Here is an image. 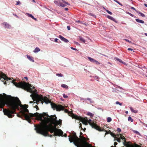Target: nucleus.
<instances>
[{"mask_svg":"<svg viewBox=\"0 0 147 147\" xmlns=\"http://www.w3.org/2000/svg\"><path fill=\"white\" fill-rule=\"evenodd\" d=\"M40 49L38 47H36L33 51L34 53H36L40 51Z\"/></svg>","mask_w":147,"mask_h":147,"instance_id":"obj_22","label":"nucleus"},{"mask_svg":"<svg viewBox=\"0 0 147 147\" xmlns=\"http://www.w3.org/2000/svg\"><path fill=\"white\" fill-rule=\"evenodd\" d=\"M20 3V2L19 1H18L17 2V3L16 4V5H19Z\"/></svg>","mask_w":147,"mask_h":147,"instance_id":"obj_52","label":"nucleus"},{"mask_svg":"<svg viewBox=\"0 0 147 147\" xmlns=\"http://www.w3.org/2000/svg\"><path fill=\"white\" fill-rule=\"evenodd\" d=\"M20 112L25 119L30 123L31 122V118L34 117H36L37 120L41 121L40 125H34L35 130L37 133L40 134L45 135L47 133L44 131L46 127H52L51 124H50V125H47V123L50 122L54 123L56 119V117L54 116H49L47 113L43 112L42 114L37 112L34 114L29 113V110L27 109H22Z\"/></svg>","mask_w":147,"mask_h":147,"instance_id":"obj_1","label":"nucleus"},{"mask_svg":"<svg viewBox=\"0 0 147 147\" xmlns=\"http://www.w3.org/2000/svg\"><path fill=\"white\" fill-rule=\"evenodd\" d=\"M56 75L58 76L62 77L63 76V74H57Z\"/></svg>","mask_w":147,"mask_h":147,"instance_id":"obj_32","label":"nucleus"},{"mask_svg":"<svg viewBox=\"0 0 147 147\" xmlns=\"http://www.w3.org/2000/svg\"><path fill=\"white\" fill-rule=\"evenodd\" d=\"M80 40L82 42L84 43L86 41L82 37H79Z\"/></svg>","mask_w":147,"mask_h":147,"instance_id":"obj_26","label":"nucleus"},{"mask_svg":"<svg viewBox=\"0 0 147 147\" xmlns=\"http://www.w3.org/2000/svg\"><path fill=\"white\" fill-rule=\"evenodd\" d=\"M51 116H54L56 117V120L54 122V123H52L51 122L48 123L47 125H50V124H51L52 126V127L50 126L49 128L46 127L44 131H46L47 133L45 135L41 134L45 136H48L51 137L53 136H64L66 137L67 136L66 134H65L63 135V131L61 129H58L56 128L57 126L59 125H62V120L59 119V121L57 120V117L55 115H51Z\"/></svg>","mask_w":147,"mask_h":147,"instance_id":"obj_3","label":"nucleus"},{"mask_svg":"<svg viewBox=\"0 0 147 147\" xmlns=\"http://www.w3.org/2000/svg\"><path fill=\"white\" fill-rule=\"evenodd\" d=\"M117 143L116 142H114V145L115 146H116V145H117Z\"/></svg>","mask_w":147,"mask_h":147,"instance_id":"obj_47","label":"nucleus"},{"mask_svg":"<svg viewBox=\"0 0 147 147\" xmlns=\"http://www.w3.org/2000/svg\"><path fill=\"white\" fill-rule=\"evenodd\" d=\"M130 16H131L132 17H133L134 16V15L128 12L127 13Z\"/></svg>","mask_w":147,"mask_h":147,"instance_id":"obj_44","label":"nucleus"},{"mask_svg":"<svg viewBox=\"0 0 147 147\" xmlns=\"http://www.w3.org/2000/svg\"><path fill=\"white\" fill-rule=\"evenodd\" d=\"M29 102L30 103H33V102L32 101H30Z\"/></svg>","mask_w":147,"mask_h":147,"instance_id":"obj_59","label":"nucleus"},{"mask_svg":"<svg viewBox=\"0 0 147 147\" xmlns=\"http://www.w3.org/2000/svg\"><path fill=\"white\" fill-rule=\"evenodd\" d=\"M10 78H8L7 76L1 72H0V80L3 81V80L8 81L10 80Z\"/></svg>","mask_w":147,"mask_h":147,"instance_id":"obj_9","label":"nucleus"},{"mask_svg":"<svg viewBox=\"0 0 147 147\" xmlns=\"http://www.w3.org/2000/svg\"><path fill=\"white\" fill-rule=\"evenodd\" d=\"M82 133L80 132V138L77 136L76 134L74 131L71 133V135L69 136V140L70 142L73 143L77 147H95L92 146L87 141L86 138L81 136Z\"/></svg>","mask_w":147,"mask_h":147,"instance_id":"obj_4","label":"nucleus"},{"mask_svg":"<svg viewBox=\"0 0 147 147\" xmlns=\"http://www.w3.org/2000/svg\"><path fill=\"white\" fill-rule=\"evenodd\" d=\"M116 59L119 62L122 63L123 64H125V62H123L121 59H119L117 58Z\"/></svg>","mask_w":147,"mask_h":147,"instance_id":"obj_23","label":"nucleus"},{"mask_svg":"<svg viewBox=\"0 0 147 147\" xmlns=\"http://www.w3.org/2000/svg\"><path fill=\"white\" fill-rule=\"evenodd\" d=\"M65 11H67V10H68V8H65Z\"/></svg>","mask_w":147,"mask_h":147,"instance_id":"obj_57","label":"nucleus"},{"mask_svg":"<svg viewBox=\"0 0 147 147\" xmlns=\"http://www.w3.org/2000/svg\"><path fill=\"white\" fill-rule=\"evenodd\" d=\"M84 131H85V130H86V128H84V129H83Z\"/></svg>","mask_w":147,"mask_h":147,"instance_id":"obj_60","label":"nucleus"},{"mask_svg":"<svg viewBox=\"0 0 147 147\" xmlns=\"http://www.w3.org/2000/svg\"><path fill=\"white\" fill-rule=\"evenodd\" d=\"M71 49H73V50H77V49H76V48H73V47H71Z\"/></svg>","mask_w":147,"mask_h":147,"instance_id":"obj_46","label":"nucleus"},{"mask_svg":"<svg viewBox=\"0 0 147 147\" xmlns=\"http://www.w3.org/2000/svg\"><path fill=\"white\" fill-rule=\"evenodd\" d=\"M80 121L82 122V123L83 124H84L86 125H87V124H88L87 122H88L87 121V120H86V119H83L82 118V120H81Z\"/></svg>","mask_w":147,"mask_h":147,"instance_id":"obj_17","label":"nucleus"},{"mask_svg":"<svg viewBox=\"0 0 147 147\" xmlns=\"http://www.w3.org/2000/svg\"><path fill=\"white\" fill-rule=\"evenodd\" d=\"M65 111L66 113H67L68 112V110L66 109L65 110Z\"/></svg>","mask_w":147,"mask_h":147,"instance_id":"obj_53","label":"nucleus"},{"mask_svg":"<svg viewBox=\"0 0 147 147\" xmlns=\"http://www.w3.org/2000/svg\"><path fill=\"white\" fill-rule=\"evenodd\" d=\"M63 97L65 98H66L68 97V96L67 95H65V94H63Z\"/></svg>","mask_w":147,"mask_h":147,"instance_id":"obj_37","label":"nucleus"},{"mask_svg":"<svg viewBox=\"0 0 147 147\" xmlns=\"http://www.w3.org/2000/svg\"><path fill=\"white\" fill-rule=\"evenodd\" d=\"M112 136L115 138V137H117V136H116V135H115V134H112Z\"/></svg>","mask_w":147,"mask_h":147,"instance_id":"obj_42","label":"nucleus"},{"mask_svg":"<svg viewBox=\"0 0 147 147\" xmlns=\"http://www.w3.org/2000/svg\"><path fill=\"white\" fill-rule=\"evenodd\" d=\"M131 9H134V10H136V9H135V8H134V7H131Z\"/></svg>","mask_w":147,"mask_h":147,"instance_id":"obj_55","label":"nucleus"},{"mask_svg":"<svg viewBox=\"0 0 147 147\" xmlns=\"http://www.w3.org/2000/svg\"><path fill=\"white\" fill-rule=\"evenodd\" d=\"M88 58L89 60L91 62L93 63H94V61H95V60L93 58H91L90 57H88Z\"/></svg>","mask_w":147,"mask_h":147,"instance_id":"obj_18","label":"nucleus"},{"mask_svg":"<svg viewBox=\"0 0 147 147\" xmlns=\"http://www.w3.org/2000/svg\"><path fill=\"white\" fill-rule=\"evenodd\" d=\"M52 108L54 110L56 109L57 111H60L64 109V107L61 105H57L51 102Z\"/></svg>","mask_w":147,"mask_h":147,"instance_id":"obj_7","label":"nucleus"},{"mask_svg":"<svg viewBox=\"0 0 147 147\" xmlns=\"http://www.w3.org/2000/svg\"><path fill=\"white\" fill-rule=\"evenodd\" d=\"M140 13V14L141 16H142V17H144L145 16L144 14H143L142 13Z\"/></svg>","mask_w":147,"mask_h":147,"instance_id":"obj_39","label":"nucleus"},{"mask_svg":"<svg viewBox=\"0 0 147 147\" xmlns=\"http://www.w3.org/2000/svg\"><path fill=\"white\" fill-rule=\"evenodd\" d=\"M18 105L17 106L16 109L18 108L19 106H20V107L22 109H27L28 107V105L25 104L23 105H22L21 104V102L20 100L19 102H18Z\"/></svg>","mask_w":147,"mask_h":147,"instance_id":"obj_10","label":"nucleus"},{"mask_svg":"<svg viewBox=\"0 0 147 147\" xmlns=\"http://www.w3.org/2000/svg\"><path fill=\"white\" fill-rule=\"evenodd\" d=\"M117 131L118 132H121V129L120 128H117Z\"/></svg>","mask_w":147,"mask_h":147,"instance_id":"obj_38","label":"nucleus"},{"mask_svg":"<svg viewBox=\"0 0 147 147\" xmlns=\"http://www.w3.org/2000/svg\"><path fill=\"white\" fill-rule=\"evenodd\" d=\"M33 101H36V103L37 105L39 104L40 102H41L42 104L44 102L47 104L51 102V101L47 98V97H43L42 96H40L39 95H37V96H35V99Z\"/></svg>","mask_w":147,"mask_h":147,"instance_id":"obj_6","label":"nucleus"},{"mask_svg":"<svg viewBox=\"0 0 147 147\" xmlns=\"http://www.w3.org/2000/svg\"><path fill=\"white\" fill-rule=\"evenodd\" d=\"M106 11L110 15H112V12H111V11H109L108 10H106Z\"/></svg>","mask_w":147,"mask_h":147,"instance_id":"obj_33","label":"nucleus"},{"mask_svg":"<svg viewBox=\"0 0 147 147\" xmlns=\"http://www.w3.org/2000/svg\"><path fill=\"white\" fill-rule=\"evenodd\" d=\"M115 139H114V141L116 140L117 142H121V139L118 136H117V137H115Z\"/></svg>","mask_w":147,"mask_h":147,"instance_id":"obj_21","label":"nucleus"},{"mask_svg":"<svg viewBox=\"0 0 147 147\" xmlns=\"http://www.w3.org/2000/svg\"><path fill=\"white\" fill-rule=\"evenodd\" d=\"M27 14H28V17H31V18L33 19L35 21H37V19L36 18H34V17L32 15L29 14V13H27Z\"/></svg>","mask_w":147,"mask_h":147,"instance_id":"obj_19","label":"nucleus"},{"mask_svg":"<svg viewBox=\"0 0 147 147\" xmlns=\"http://www.w3.org/2000/svg\"><path fill=\"white\" fill-rule=\"evenodd\" d=\"M79 125H80V126H79V128H80L81 129H83V128H82V124L81 123H80V124H79Z\"/></svg>","mask_w":147,"mask_h":147,"instance_id":"obj_40","label":"nucleus"},{"mask_svg":"<svg viewBox=\"0 0 147 147\" xmlns=\"http://www.w3.org/2000/svg\"><path fill=\"white\" fill-rule=\"evenodd\" d=\"M107 17L109 19H111V20L113 21H115V19L113 17L110 16H108Z\"/></svg>","mask_w":147,"mask_h":147,"instance_id":"obj_25","label":"nucleus"},{"mask_svg":"<svg viewBox=\"0 0 147 147\" xmlns=\"http://www.w3.org/2000/svg\"><path fill=\"white\" fill-rule=\"evenodd\" d=\"M67 28L68 30H70V27L69 26H67Z\"/></svg>","mask_w":147,"mask_h":147,"instance_id":"obj_45","label":"nucleus"},{"mask_svg":"<svg viewBox=\"0 0 147 147\" xmlns=\"http://www.w3.org/2000/svg\"><path fill=\"white\" fill-rule=\"evenodd\" d=\"M34 107L36 108L37 110H39L38 106L37 105H35V106H34Z\"/></svg>","mask_w":147,"mask_h":147,"instance_id":"obj_35","label":"nucleus"},{"mask_svg":"<svg viewBox=\"0 0 147 147\" xmlns=\"http://www.w3.org/2000/svg\"><path fill=\"white\" fill-rule=\"evenodd\" d=\"M135 132L137 134H139V133L137 131H135Z\"/></svg>","mask_w":147,"mask_h":147,"instance_id":"obj_50","label":"nucleus"},{"mask_svg":"<svg viewBox=\"0 0 147 147\" xmlns=\"http://www.w3.org/2000/svg\"><path fill=\"white\" fill-rule=\"evenodd\" d=\"M36 102H34V104H33V106L34 107V106H35V105H36Z\"/></svg>","mask_w":147,"mask_h":147,"instance_id":"obj_56","label":"nucleus"},{"mask_svg":"<svg viewBox=\"0 0 147 147\" xmlns=\"http://www.w3.org/2000/svg\"><path fill=\"white\" fill-rule=\"evenodd\" d=\"M117 136H118V137H119L123 141V143L124 146H126L127 145V144H126L127 142L126 141V139L124 136H123V135L121 134H118Z\"/></svg>","mask_w":147,"mask_h":147,"instance_id":"obj_11","label":"nucleus"},{"mask_svg":"<svg viewBox=\"0 0 147 147\" xmlns=\"http://www.w3.org/2000/svg\"><path fill=\"white\" fill-rule=\"evenodd\" d=\"M131 111L132 112L135 113H136L138 112V111L136 110H134L132 107H131L130 108Z\"/></svg>","mask_w":147,"mask_h":147,"instance_id":"obj_24","label":"nucleus"},{"mask_svg":"<svg viewBox=\"0 0 147 147\" xmlns=\"http://www.w3.org/2000/svg\"><path fill=\"white\" fill-rule=\"evenodd\" d=\"M62 1L65 4H63V3H62L61 2H60V3H59L60 6L63 7L65 6H66L67 5H70V4H69L68 3L65 1L64 0H62Z\"/></svg>","mask_w":147,"mask_h":147,"instance_id":"obj_12","label":"nucleus"},{"mask_svg":"<svg viewBox=\"0 0 147 147\" xmlns=\"http://www.w3.org/2000/svg\"><path fill=\"white\" fill-rule=\"evenodd\" d=\"M87 114L91 117H93V114L92 113L90 112L88 113Z\"/></svg>","mask_w":147,"mask_h":147,"instance_id":"obj_29","label":"nucleus"},{"mask_svg":"<svg viewBox=\"0 0 147 147\" xmlns=\"http://www.w3.org/2000/svg\"><path fill=\"white\" fill-rule=\"evenodd\" d=\"M128 121H130L131 122H132L133 121V119L130 116H129L128 117Z\"/></svg>","mask_w":147,"mask_h":147,"instance_id":"obj_28","label":"nucleus"},{"mask_svg":"<svg viewBox=\"0 0 147 147\" xmlns=\"http://www.w3.org/2000/svg\"><path fill=\"white\" fill-rule=\"evenodd\" d=\"M27 57L28 59L30 61H32V62H34V60L33 59V58L32 57H30L28 55H27Z\"/></svg>","mask_w":147,"mask_h":147,"instance_id":"obj_16","label":"nucleus"},{"mask_svg":"<svg viewBox=\"0 0 147 147\" xmlns=\"http://www.w3.org/2000/svg\"><path fill=\"white\" fill-rule=\"evenodd\" d=\"M94 63L97 65H98L100 64V63L98 62L97 61H96V60H95V61H94Z\"/></svg>","mask_w":147,"mask_h":147,"instance_id":"obj_36","label":"nucleus"},{"mask_svg":"<svg viewBox=\"0 0 147 147\" xmlns=\"http://www.w3.org/2000/svg\"><path fill=\"white\" fill-rule=\"evenodd\" d=\"M145 35L146 36H147V33H145Z\"/></svg>","mask_w":147,"mask_h":147,"instance_id":"obj_64","label":"nucleus"},{"mask_svg":"<svg viewBox=\"0 0 147 147\" xmlns=\"http://www.w3.org/2000/svg\"><path fill=\"white\" fill-rule=\"evenodd\" d=\"M145 35L146 36H147V33H145Z\"/></svg>","mask_w":147,"mask_h":147,"instance_id":"obj_63","label":"nucleus"},{"mask_svg":"<svg viewBox=\"0 0 147 147\" xmlns=\"http://www.w3.org/2000/svg\"><path fill=\"white\" fill-rule=\"evenodd\" d=\"M12 83L17 87L21 88L31 93H32L33 92L31 88L32 86L30 84H29L28 83L25 82H19L18 83H17L15 82L14 80H12ZM33 88L34 87L33 86Z\"/></svg>","mask_w":147,"mask_h":147,"instance_id":"obj_5","label":"nucleus"},{"mask_svg":"<svg viewBox=\"0 0 147 147\" xmlns=\"http://www.w3.org/2000/svg\"><path fill=\"white\" fill-rule=\"evenodd\" d=\"M125 40L127 41V42H129V43H130L131 42V41H130L129 40H127V39H125Z\"/></svg>","mask_w":147,"mask_h":147,"instance_id":"obj_48","label":"nucleus"},{"mask_svg":"<svg viewBox=\"0 0 147 147\" xmlns=\"http://www.w3.org/2000/svg\"><path fill=\"white\" fill-rule=\"evenodd\" d=\"M2 24L5 26V28H9L11 27V26L6 22H4Z\"/></svg>","mask_w":147,"mask_h":147,"instance_id":"obj_15","label":"nucleus"},{"mask_svg":"<svg viewBox=\"0 0 147 147\" xmlns=\"http://www.w3.org/2000/svg\"><path fill=\"white\" fill-rule=\"evenodd\" d=\"M125 113H126V114L128 113V111H126L125 112Z\"/></svg>","mask_w":147,"mask_h":147,"instance_id":"obj_62","label":"nucleus"},{"mask_svg":"<svg viewBox=\"0 0 147 147\" xmlns=\"http://www.w3.org/2000/svg\"><path fill=\"white\" fill-rule=\"evenodd\" d=\"M91 121V120L90 119L88 120V122L92 128H94L99 131H103V130H102L101 128L99 126H98L94 122H90Z\"/></svg>","mask_w":147,"mask_h":147,"instance_id":"obj_8","label":"nucleus"},{"mask_svg":"<svg viewBox=\"0 0 147 147\" xmlns=\"http://www.w3.org/2000/svg\"><path fill=\"white\" fill-rule=\"evenodd\" d=\"M58 39H57V38H56L55 39V42H57V41H58Z\"/></svg>","mask_w":147,"mask_h":147,"instance_id":"obj_49","label":"nucleus"},{"mask_svg":"<svg viewBox=\"0 0 147 147\" xmlns=\"http://www.w3.org/2000/svg\"><path fill=\"white\" fill-rule=\"evenodd\" d=\"M61 86L63 88H68V86L66 84H62L61 85Z\"/></svg>","mask_w":147,"mask_h":147,"instance_id":"obj_27","label":"nucleus"},{"mask_svg":"<svg viewBox=\"0 0 147 147\" xmlns=\"http://www.w3.org/2000/svg\"><path fill=\"white\" fill-rule=\"evenodd\" d=\"M127 50L129 51H132L133 50V49H131V48H129L127 49Z\"/></svg>","mask_w":147,"mask_h":147,"instance_id":"obj_51","label":"nucleus"},{"mask_svg":"<svg viewBox=\"0 0 147 147\" xmlns=\"http://www.w3.org/2000/svg\"><path fill=\"white\" fill-rule=\"evenodd\" d=\"M111 119L110 117H108L107 118V121L108 122H109L111 121Z\"/></svg>","mask_w":147,"mask_h":147,"instance_id":"obj_30","label":"nucleus"},{"mask_svg":"<svg viewBox=\"0 0 147 147\" xmlns=\"http://www.w3.org/2000/svg\"><path fill=\"white\" fill-rule=\"evenodd\" d=\"M106 133L107 134H108L110 133H111V132L110 130H109V131H106Z\"/></svg>","mask_w":147,"mask_h":147,"instance_id":"obj_41","label":"nucleus"},{"mask_svg":"<svg viewBox=\"0 0 147 147\" xmlns=\"http://www.w3.org/2000/svg\"><path fill=\"white\" fill-rule=\"evenodd\" d=\"M136 20L137 22L140 23L142 24H144V21L143 20H141L138 19H136Z\"/></svg>","mask_w":147,"mask_h":147,"instance_id":"obj_20","label":"nucleus"},{"mask_svg":"<svg viewBox=\"0 0 147 147\" xmlns=\"http://www.w3.org/2000/svg\"><path fill=\"white\" fill-rule=\"evenodd\" d=\"M87 99L90 101L91 100V99L90 98H87Z\"/></svg>","mask_w":147,"mask_h":147,"instance_id":"obj_54","label":"nucleus"},{"mask_svg":"<svg viewBox=\"0 0 147 147\" xmlns=\"http://www.w3.org/2000/svg\"><path fill=\"white\" fill-rule=\"evenodd\" d=\"M116 104L117 105H119L120 106L122 105V104L121 103H120V102H119L118 101H117L116 102Z\"/></svg>","mask_w":147,"mask_h":147,"instance_id":"obj_34","label":"nucleus"},{"mask_svg":"<svg viewBox=\"0 0 147 147\" xmlns=\"http://www.w3.org/2000/svg\"><path fill=\"white\" fill-rule=\"evenodd\" d=\"M4 94L7 97L6 98H5L2 94H0V108H3L5 105H7L10 109H3V112L5 115L11 118L14 116L12 115L16 113V108L20 100L17 97H12L11 96H7L5 94Z\"/></svg>","mask_w":147,"mask_h":147,"instance_id":"obj_2","label":"nucleus"},{"mask_svg":"<svg viewBox=\"0 0 147 147\" xmlns=\"http://www.w3.org/2000/svg\"><path fill=\"white\" fill-rule=\"evenodd\" d=\"M144 5L146 7H147V4H146V3H145L144 4Z\"/></svg>","mask_w":147,"mask_h":147,"instance_id":"obj_58","label":"nucleus"},{"mask_svg":"<svg viewBox=\"0 0 147 147\" xmlns=\"http://www.w3.org/2000/svg\"><path fill=\"white\" fill-rule=\"evenodd\" d=\"M59 38L65 42H69V41L67 39H66L62 36L59 35Z\"/></svg>","mask_w":147,"mask_h":147,"instance_id":"obj_13","label":"nucleus"},{"mask_svg":"<svg viewBox=\"0 0 147 147\" xmlns=\"http://www.w3.org/2000/svg\"><path fill=\"white\" fill-rule=\"evenodd\" d=\"M6 82L5 81L4 82V84H6Z\"/></svg>","mask_w":147,"mask_h":147,"instance_id":"obj_61","label":"nucleus"},{"mask_svg":"<svg viewBox=\"0 0 147 147\" xmlns=\"http://www.w3.org/2000/svg\"><path fill=\"white\" fill-rule=\"evenodd\" d=\"M88 15L93 16H94V15L93 14L91 13H89Z\"/></svg>","mask_w":147,"mask_h":147,"instance_id":"obj_43","label":"nucleus"},{"mask_svg":"<svg viewBox=\"0 0 147 147\" xmlns=\"http://www.w3.org/2000/svg\"><path fill=\"white\" fill-rule=\"evenodd\" d=\"M37 95H34L33 96L32 94H31L30 95V96L32 97V99L34 100L35 99V97L36 96H37Z\"/></svg>","mask_w":147,"mask_h":147,"instance_id":"obj_31","label":"nucleus"},{"mask_svg":"<svg viewBox=\"0 0 147 147\" xmlns=\"http://www.w3.org/2000/svg\"><path fill=\"white\" fill-rule=\"evenodd\" d=\"M73 117L75 119L81 121L82 119V118L80 116L76 115H74Z\"/></svg>","mask_w":147,"mask_h":147,"instance_id":"obj_14","label":"nucleus"}]
</instances>
